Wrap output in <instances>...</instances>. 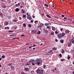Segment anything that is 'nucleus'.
<instances>
[{
	"instance_id": "nucleus-11",
	"label": "nucleus",
	"mask_w": 74,
	"mask_h": 74,
	"mask_svg": "<svg viewBox=\"0 0 74 74\" xmlns=\"http://www.w3.org/2000/svg\"><path fill=\"white\" fill-rule=\"evenodd\" d=\"M53 2H49V5L50 7L52 5H53Z\"/></svg>"
},
{
	"instance_id": "nucleus-41",
	"label": "nucleus",
	"mask_w": 74,
	"mask_h": 74,
	"mask_svg": "<svg viewBox=\"0 0 74 74\" xmlns=\"http://www.w3.org/2000/svg\"><path fill=\"white\" fill-rule=\"evenodd\" d=\"M38 33H37V34H40V33H41V32L39 31Z\"/></svg>"
},
{
	"instance_id": "nucleus-56",
	"label": "nucleus",
	"mask_w": 74,
	"mask_h": 74,
	"mask_svg": "<svg viewBox=\"0 0 74 74\" xmlns=\"http://www.w3.org/2000/svg\"><path fill=\"white\" fill-rule=\"evenodd\" d=\"M31 23H33V20H31Z\"/></svg>"
},
{
	"instance_id": "nucleus-37",
	"label": "nucleus",
	"mask_w": 74,
	"mask_h": 74,
	"mask_svg": "<svg viewBox=\"0 0 74 74\" xmlns=\"http://www.w3.org/2000/svg\"><path fill=\"white\" fill-rule=\"evenodd\" d=\"M53 50H56V48H53Z\"/></svg>"
},
{
	"instance_id": "nucleus-44",
	"label": "nucleus",
	"mask_w": 74,
	"mask_h": 74,
	"mask_svg": "<svg viewBox=\"0 0 74 74\" xmlns=\"http://www.w3.org/2000/svg\"><path fill=\"white\" fill-rule=\"evenodd\" d=\"M63 28H60V31H62V30H63Z\"/></svg>"
},
{
	"instance_id": "nucleus-24",
	"label": "nucleus",
	"mask_w": 74,
	"mask_h": 74,
	"mask_svg": "<svg viewBox=\"0 0 74 74\" xmlns=\"http://www.w3.org/2000/svg\"><path fill=\"white\" fill-rule=\"evenodd\" d=\"M21 74H25V72H23V71H22L21 72Z\"/></svg>"
},
{
	"instance_id": "nucleus-18",
	"label": "nucleus",
	"mask_w": 74,
	"mask_h": 74,
	"mask_svg": "<svg viewBox=\"0 0 74 74\" xmlns=\"http://www.w3.org/2000/svg\"><path fill=\"white\" fill-rule=\"evenodd\" d=\"M49 23H45V26H48V25H49Z\"/></svg>"
},
{
	"instance_id": "nucleus-47",
	"label": "nucleus",
	"mask_w": 74,
	"mask_h": 74,
	"mask_svg": "<svg viewBox=\"0 0 74 74\" xmlns=\"http://www.w3.org/2000/svg\"><path fill=\"white\" fill-rule=\"evenodd\" d=\"M59 56H60V57H62V54H60L59 55Z\"/></svg>"
},
{
	"instance_id": "nucleus-27",
	"label": "nucleus",
	"mask_w": 74,
	"mask_h": 74,
	"mask_svg": "<svg viewBox=\"0 0 74 74\" xmlns=\"http://www.w3.org/2000/svg\"><path fill=\"white\" fill-rule=\"evenodd\" d=\"M15 36V34H11L10 35V37H12L13 36Z\"/></svg>"
},
{
	"instance_id": "nucleus-60",
	"label": "nucleus",
	"mask_w": 74,
	"mask_h": 74,
	"mask_svg": "<svg viewBox=\"0 0 74 74\" xmlns=\"http://www.w3.org/2000/svg\"><path fill=\"white\" fill-rule=\"evenodd\" d=\"M17 5H18V6H19L20 5V3H18Z\"/></svg>"
},
{
	"instance_id": "nucleus-50",
	"label": "nucleus",
	"mask_w": 74,
	"mask_h": 74,
	"mask_svg": "<svg viewBox=\"0 0 74 74\" xmlns=\"http://www.w3.org/2000/svg\"><path fill=\"white\" fill-rule=\"evenodd\" d=\"M28 65H29V64H28L27 63L26 64L25 66H28Z\"/></svg>"
},
{
	"instance_id": "nucleus-46",
	"label": "nucleus",
	"mask_w": 74,
	"mask_h": 74,
	"mask_svg": "<svg viewBox=\"0 0 74 74\" xmlns=\"http://www.w3.org/2000/svg\"><path fill=\"white\" fill-rule=\"evenodd\" d=\"M55 33H56V34H58V32L56 31H55Z\"/></svg>"
},
{
	"instance_id": "nucleus-8",
	"label": "nucleus",
	"mask_w": 74,
	"mask_h": 74,
	"mask_svg": "<svg viewBox=\"0 0 74 74\" xmlns=\"http://www.w3.org/2000/svg\"><path fill=\"white\" fill-rule=\"evenodd\" d=\"M21 12L22 14H25V11L22 9L21 10Z\"/></svg>"
},
{
	"instance_id": "nucleus-14",
	"label": "nucleus",
	"mask_w": 74,
	"mask_h": 74,
	"mask_svg": "<svg viewBox=\"0 0 74 74\" xmlns=\"http://www.w3.org/2000/svg\"><path fill=\"white\" fill-rule=\"evenodd\" d=\"M50 34L51 35H53V34H54V32L53 31H52L51 32Z\"/></svg>"
},
{
	"instance_id": "nucleus-17",
	"label": "nucleus",
	"mask_w": 74,
	"mask_h": 74,
	"mask_svg": "<svg viewBox=\"0 0 74 74\" xmlns=\"http://www.w3.org/2000/svg\"><path fill=\"white\" fill-rule=\"evenodd\" d=\"M19 9L18 8H17L16 9L15 11H16V12H18V11H19Z\"/></svg>"
},
{
	"instance_id": "nucleus-33",
	"label": "nucleus",
	"mask_w": 74,
	"mask_h": 74,
	"mask_svg": "<svg viewBox=\"0 0 74 74\" xmlns=\"http://www.w3.org/2000/svg\"><path fill=\"white\" fill-rule=\"evenodd\" d=\"M28 26H29V27H32V25H30V24H28Z\"/></svg>"
},
{
	"instance_id": "nucleus-31",
	"label": "nucleus",
	"mask_w": 74,
	"mask_h": 74,
	"mask_svg": "<svg viewBox=\"0 0 74 74\" xmlns=\"http://www.w3.org/2000/svg\"><path fill=\"white\" fill-rule=\"evenodd\" d=\"M12 63L8 64V66H11L12 65Z\"/></svg>"
},
{
	"instance_id": "nucleus-51",
	"label": "nucleus",
	"mask_w": 74,
	"mask_h": 74,
	"mask_svg": "<svg viewBox=\"0 0 74 74\" xmlns=\"http://www.w3.org/2000/svg\"><path fill=\"white\" fill-rule=\"evenodd\" d=\"M38 22V21H34V23H36V22Z\"/></svg>"
},
{
	"instance_id": "nucleus-19",
	"label": "nucleus",
	"mask_w": 74,
	"mask_h": 74,
	"mask_svg": "<svg viewBox=\"0 0 74 74\" xmlns=\"http://www.w3.org/2000/svg\"><path fill=\"white\" fill-rule=\"evenodd\" d=\"M61 52L62 53H64V50L62 49V50Z\"/></svg>"
},
{
	"instance_id": "nucleus-38",
	"label": "nucleus",
	"mask_w": 74,
	"mask_h": 74,
	"mask_svg": "<svg viewBox=\"0 0 74 74\" xmlns=\"http://www.w3.org/2000/svg\"><path fill=\"white\" fill-rule=\"evenodd\" d=\"M23 18H26V15L23 14Z\"/></svg>"
},
{
	"instance_id": "nucleus-7",
	"label": "nucleus",
	"mask_w": 74,
	"mask_h": 74,
	"mask_svg": "<svg viewBox=\"0 0 74 74\" xmlns=\"http://www.w3.org/2000/svg\"><path fill=\"white\" fill-rule=\"evenodd\" d=\"M65 33H67V34H68V33H70V31H69V30H66L65 31Z\"/></svg>"
},
{
	"instance_id": "nucleus-15",
	"label": "nucleus",
	"mask_w": 74,
	"mask_h": 74,
	"mask_svg": "<svg viewBox=\"0 0 74 74\" xmlns=\"http://www.w3.org/2000/svg\"><path fill=\"white\" fill-rule=\"evenodd\" d=\"M18 21V20H17V19H14L13 20V22H17Z\"/></svg>"
},
{
	"instance_id": "nucleus-4",
	"label": "nucleus",
	"mask_w": 74,
	"mask_h": 74,
	"mask_svg": "<svg viewBox=\"0 0 74 74\" xmlns=\"http://www.w3.org/2000/svg\"><path fill=\"white\" fill-rule=\"evenodd\" d=\"M36 62L37 63L38 62H41V58H39V59H37L36 60Z\"/></svg>"
},
{
	"instance_id": "nucleus-25",
	"label": "nucleus",
	"mask_w": 74,
	"mask_h": 74,
	"mask_svg": "<svg viewBox=\"0 0 74 74\" xmlns=\"http://www.w3.org/2000/svg\"><path fill=\"white\" fill-rule=\"evenodd\" d=\"M47 29H51V27H50V26H47Z\"/></svg>"
},
{
	"instance_id": "nucleus-35",
	"label": "nucleus",
	"mask_w": 74,
	"mask_h": 74,
	"mask_svg": "<svg viewBox=\"0 0 74 74\" xmlns=\"http://www.w3.org/2000/svg\"><path fill=\"white\" fill-rule=\"evenodd\" d=\"M11 17L10 16H9L8 17V18H9V19H11Z\"/></svg>"
},
{
	"instance_id": "nucleus-21",
	"label": "nucleus",
	"mask_w": 74,
	"mask_h": 74,
	"mask_svg": "<svg viewBox=\"0 0 74 74\" xmlns=\"http://www.w3.org/2000/svg\"><path fill=\"white\" fill-rule=\"evenodd\" d=\"M42 63V62H37V64H38V65H39L40 63Z\"/></svg>"
},
{
	"instance_id": "nucleus-43",
	"label": "nucleus",
	"mask_w": 74,
	"mask_h": 74,
	"mask_svg": "<svg viewBox=\"0 0 74 74\" xmlns=\"http://www.w3.org/2000/svg\"><path fill=\"white\" fill-rule=\"evenodd\" d=\"M27 63L28 64H29V65H30V63L29 61Z\"/></svg>"
},
{
	"instance_id": "nucleus-59",
	"label": "nucleus",
	"mask_w": 74,
	"mask_h": 74,
	"mask_svg": "<svg viewBox=\"0 0 74 74\" xmlns=\"http://www.w3.org/2000/svg\"><path fill=\"white\" fill-rule=\"evenodd\" d=\"M33 18H35V16H32Z\"/></svg>"
},
{
	"instance_id": "nucleus-62",
	"label": "nucleus",
	"mask_w": 74,
	"mask_h": 74,
	"mask_svg": "<svg viewBox=\"0 0 74 74\" xmlns=\"http://www.w3.org/2000/svg\"><path fill=\"white\" fill-rule=\"evenodd\" d=\"M18 4H16V7H18Z\"/></svg>"
},
{
	"instance_id": "nucleus-48",
	"label": "nucleus",
	"mask_w": 74,
	"mask_h": 74,
	"mask_svg": "<svg viewBox=\"0 0 74 74\" xmlns=\"http://www.w3.org/2000/svg\"><path fill=\"white\" fill-rule=\"evenodd\" d=\"M33 61V60H30L29 61V62H31Z\"/></svg>"
},
{
	"instance_id": "nucleus-30",
	"label": "nucleus",
	"mask_w": 74,
	"mask_h": 74,
	"mask_svg": "<svg viewBox=\"0 0 74 74\" xmlns=\"http://www.w3.org/2000/svg\"><path fill=\"white\" fill-rule=\"evenodd\" d=\"M64 19H67L68 20L70 18H66V17H64Z\"/></svg>"
},
{
	"instance_id": "nucleus-61",
	"label": "nucleus",
	"mask_w": 74,
	"mask_h": 74,
	"mask_svg": "<svg viewBox=\"0 0 74 74\" xmlns=\"http://www.w3.org/2000/svg\"><path fill=\"white\" fill-rule=\"evenodd\" d=\"M19 19H20V20H21V19H22L21 17H20V18H19Z\"/></svg>"
},
{
	"instance_id": "nucleus-40",
	"label": "nucleus",
	"mask_w": 74,
	"mask_h": 74,
	"mask_svg": "<svg viewBox=\"0 0 74 74\" xmlns=\"http://www.w3.org/2000/svg\"><path fill=\"white\" fill-rule=\"evenodd\" d=\"M50 7H52L53 8L54 7V5H53V4L52 5H51V6Z\"/></svg>"
},
{
	"instance_id": "nucleus-2",
	"label": "nucleus",
	"mask_w": 74,
	"mask_h": 74,
	"mask_svg": "<svg viewBox=\"0 0 74 74\" xmlns=\"http://www.w3.org/2000/svg\"><path fill=\"white\" fill-rule=\"evenodd\" d=\"M66 34V33H62L61 34H58L57 36H58V37H59L60 38L61 37H64V36H65Z\"/></svg>"
},
{
	"instance_id": "nucleus-42",
	"label": "nucleus",
	"mask_w": 74,
	"mask_h": 74,
	"mask_svg": "<svg viewBox=\"0 0 74 74\" xmlns=\"http://www.w3.org/2000/svg\"><path fill=\"white\" fill-rule=\"evenodd\" d=\"M60 60H61V61H62V62H63V61H64V59H61Z\"/></svg>"
},
{
	"instance_id": "nucleus-9",
	"label": "nucleus",
	"mask_w": 74,
	"mask_h": 74,
	"mask_svg": "<svg viewBox=\"0 0 74 74\" xmlns=\"http://www.w3.org/2000/svg\"><path fill=\"white\" fill-rule=\"evenodd\" d=\"M29 70V69H28V68H24V71H27Z\"/></svg>"
},
{
	"instance_id": "nucleus-54",
	"label": "nucleus",
	"mask_w": 74,
	"mask_h": 74,
	"mask_svg": "<svg viewBox=\"0 0 74 74\" xmlns=\"http://www.w3.org/2000/svg\"><path fill=\"white\" fill-rule=\"evenodd\" d=\"M55 41H56V42H58V40L56 39L55 40Z\"/></svg>"
},
{
	"instance_id": "nucleus-39",
	"label": "nucleus",
	"mask_w": 74,
	"mask_h": 74,
	"mask_svg": "<svg viewBox=\"0 0 74 74\" xmlns=\"http://www.w3.org/2000/svg\"><path fill=\"white\" fill-rule=\"evenodd\" d=\"M46 66V65H43V68H44V69H45V68Z\"/></svg>"
},
{
	"instance_id": "nucleus-10",
	"label": "nucleus",
	"mask_w": 74,
	"mask_h": 74,
	"mask_svg": "<svg viewBox=\"0 0 74 74\" xmlns=\"http://www.w3.org/2000/svg\"><path fill=\"white\" fill-rule=\"evenodd\" d=\"M60 42L62 44H63V42H64V40H60Z\"/></svg>"
},
{
	"instance_id": "nucleus-52",
	"label": "nucleus",
	"mask_w": 74,
	"mask_h": 74,
	"mask_svg": "<svg viewBox=\"0 0 74 74\" xmlns=\"http://www.w3.org/2000/svg\"><path fill=\"white\" fill-rule=\"evenodd\" d=\"M21 36L22 37H23V36H25V35H21Z\"/></svg>"
},
{
	"instance_id": "nucleus-58",
	"label": "nucleus",
	"mask_w": 74,
	"mask_h": 74,
	"mask_svg": "<svg viewBox=\"0 0 74 74\" xmlns=\"http://www.w3.org/2000/svg\"><path fill=\"white\" fill-rule=\"evenodd\" d=\"M22 4L21 5V6L20 7V8H22Z\"/></svg>"
},
{
	"instance_id": "nucleus-13",
	"label": "nucleus",
	"mask_w": 74,
	"mask_h": 74,
	"mask_svg": "<svg viewBox=\"0 0 74 74\" xmlns=\"http://www.w3.org/2000/svg\"><path fill=\"white\" fill-rule=\"evenodd\" d=\"M51 27H52V30H53V31L55 30L56 29L55 28V27H53L52 26H51Z\"/></svg>"
},
{
	"instance_id": "nucleus-63",
	"label": "nucleus",
	"mask_w": 74,
	"mask_h": 74,
	"mask_svg": "<svg viewBox=\"0 0 74 74\" xmlns=\"http://www.w3.org/2000/svg\"><path fill=\"white\" fill-rule=\"evenodd\" d=\"M72 74H74V71L72 72Z\"/></svg>"
},
{
	"instance_id": "nucleus-22",
	"label": "nucleus",
	"mask_w": 74,
	"mask_h": 74,
	"mask_svg": "<svg viewBox=\"0 0 74 74\" xmlns=\"http://www.w3.org/2000/svg\"><path fill=\"white\" fill-rule=\"evenodd\" d=\"M31 74H34V71H31Z\"/></svg>"
},
{
	"instance_id": "nucleus-55",
	"label": "nucleus",
	"mask_w": 74,
	"mask_h": 74,
	"mask_svg": "<svg viewBox=\"0 0 74 74\" xmlns=\"http://www.w3.org/2000/svg\"><path fill=\"white\" fill-rule=\"evenodd\" d=\"M36 46H37V45H34L33 46V47H36Z\"/></svg>"
},
{
	"instance_id": "nucleus-32",
	"label": "nucleus",
	"mask_w": 74,
	"mask_h": 74,
	"mask_svg": "<svg viewBox=\"0 0 74 74\" xmlns=\"http://www.w3.org/2000/svg\"><path fill=\"white\" fill-rule=\"evenodd\" d=\"M52 51H53V50H50V51H49L48 53H51V52H52Z\"/></svg>"
},
{
	"instance_id": "nucleus-23",
	"label": "nucleus",
	"mask_w": 74,
	"mask_h": 74,
	"mask_svg": "<svg viewBox=\"0 0 74 74\" xmlns=\"http://www.w3.org/2000/svg\"><path fill=\"white\" fill-rule=\"evenodd\" d=\"M46 16H47V17H48V18H51V16H50L48 14H47L46 15Z\"/></svg>"
},
{
	"instance_id": "nucleus-26",
	"label": "nucleus",
	"mask_w": 74,
	"mask_h": 74,
	"mask_svg": "<svg viewBox=\"0 0 74 74\" xmlns=\"http://www.w3.org/2000/svg\"><path fill=\"white\" fill-rule=\"evenodd\" d=\"M71 57L70 56H69V55H68V57L67 59H68V60H69L70 59V58Z\"/></svg>"
},
{
	"instance_id": "nucleus-36",
	"label": "nucleus",
	"mask_w": 74,
	"mask_h": 74,
	"mask_svg": "<svg viewBox=\"0 0 74 74\" xmlns=\"http://www.w3.org/2000/svg\"><path fill=\"white\" fill-rule=\"evenodd\" d=\"M9 33H12L13 32V31H8Z\"/></svg>"
},
{
	"instance_id": "nucleus-16",
	"label": "nucleus",
	"mask_w": 74,
	"mask_h": 74,
	"mask_svg": "<svg viewBox=\"0 0 74 74\" xmlns=\"http://www.w3.org/2000/svg\"><path fill=\"white\" fill-rule=\"evenodd\" d=\"M8 22H6L5 23V24L6 26H7V25H8Z\"/></svg>"
},
{
	"instance_id": "nucleus-29",
	"label": "nucleus",
	"mask_w": 74,
	"mask_h": 74,
	"mask_svg": "<svg viewBox=\"0 0 74 74\" xmlns=\"http://www.w3.org/2000/svg\"><path fill=\"white\" fill-rule=\"evenodd\" d=\"M45 6H46V7H48V5L47 4L45 3Z\"/></svg>"
},
{
	"instance_id": "nucleus-28",
	"label": "nucleus",
	"mask_w": 74,
	"mask_h": 74,
	"mask_svg": "<svg viewBox=\"0 0 74 74\" xmlns=\"http://www.w3.org/2000/svg\"><path fill=\"white\" fill-rule=\"evenodd\" d=\"M0 16L1 17H2L3 16V14H2V13H0Z\"/></svg>"
},
{
	"instance_id": "nucleus-53",
	"label": "nucleus",
	"mask_w": 74,
	"mask_h": 74,
	"mask_svg": "<svg viewBox=\"0 0 74 74\" xmlns=\"http://www.w3.org/2000/svg\"><path fill=\"white\" fill-rule=\"evenodd\" d=\"M32 65H34L35 64H34V62H32Z\"/></svg>"
},
{
	"instance_id": "nucleus-57",
	"label": "nucleus",
	"mask_w": 74,
	"mask_h": 74,
	"mask_svg": "<svg viewBox=\"0 0 74 74\" xmlns=\"http://www.w3.org/2000/svg\"><path fill=\"white\" fill-rule=\"evenodd\" d=\"M15 39H16V38H12V40H15Z\"/></svg>"
},
{
	"instance_id": "nucleus-3",
	"label": "nucleus",
	"mask_w": 74,
	"mask_h": 74,
	"mask_svg": "<svg viewBox=\"0 0 74 74\" xmlns=\"http://www.w3.org/2000/svg\"><path fill=\"white\" fill-rule=\"evenodd\" d=\"M37 30H32L31 31V33L32 34H37Z\"/></svg>"
},
{
	"instance_id": "nucleus-6",
	"label": "nucleus",
	"mask_w": 74,
	"mask_h": 74,
	"mask_svg": "<svg viewBox=\"0 0 74 74\" xmlns=\"http://www.w3.org/2000/svg\"><path fill=\"white\" fill-rule=\"evenodd\" d=\"M71 46V42H69L68 43V47H70Z\"/></svg>"
},
{
	"instance_id": "nucleus-20",
	"label": "nucleus",
	"mask_w": 74,
	"mask_h": 74,
	"mask_svg": "<svg viewBox=\"0 0 74 74\" xmlns=\"http://www.w3.org/2000/svg\"><path fill=\"white\" fill-rule=\"evenodd\" d=\"M10 29V27H5V29Z\"/></svg>"
},
{
	"instance_id": "nucleus-1",
	"label": "nucleus",
	"mask_w": 74,
	"mask_h": 74,
	"mask_svg": "<svg viewBox=\"0 0 74 74\" xmlns=\"http://www.w3.org/2000/svg\"><path fill=\"white\" fill-rule=\"evenodd\" d=\"M44 70L43 69H38L36 71V72L38 74H43V71Z\"/></svg>"
},
{
	"instance_id": "nucleus-5",
	"label": "nucleus",
	"mask_w": 74,
	"mask_h": 74,
	"mask_svg": "<svg viewBox=\"0 0 74 74\" xmlns=\"http://www.w3.org/2000/svg\"><path fill=\"white\" fill-rule=\"evenodd\" d=\"M27 19L29 20H32V18L31 17L29 16V15H27Z\"/></svg>"
},
{
	"instance_id": "nucleus-45",
	"label": "nucleus",
	"mask_w": 74,
	"mask_h": 74,
	"mask_svg": "<svg viewBox=\"0 0 74 74\" xmlns=\"http://www.w3.org/2000/svg\"><path fill=\"white\" fill-rule=\"evenodd\" d=\"M4 57H5V56H2V58H4Z\"/></svg>"
},
{
	"instance_id": "nucleus-34",
	"label": "nucleus",
	"mask_w": 74,
	"mask_h": 74,
	"mask_svg": "<svg viewBox=\"0 0 74 74\" xmlns=\"http://www.w3.org/2000/svg\"><path fill=\"white\" fill-rule=\"evenodd\" d=\"M23 25L24 27H26V24L25 23L23 24Z\"/></svg>"
},
{
	"instance_id": "nucleus-64",
	"label": "nucleus",
	"mask_w": 74,
	"mask_h": 74,
	"mask_svg": "<svg viewBox=\"0 0 74 74\" xmlns=\"http://www.w3.org/2000/svg\"><path fill=\"white\" fill-rule=\"evenodd\" d=\"M62 17H64V15H62Z\"/></svg>"
},
{
	"instance_id": "nucleus-49",
	"label": "nucleus",
	"mask_w": 74,
	"mask_h": 74,
	"mask_svg": "<svg viewBox=\"0 0 74 74\" xmlns=\"http://www.w3.org/2000/svg\"><path fill=\"white\" fill-rule=\"evenodd\" d=\"M29 49H31V48H32V47H31V46H29Z\"/></svg>"
},
{
	"instance_id": "nucleus-12",
	"label": "nucleus",
	"mask_w": 74,
	"mask_h": 74,
	"mask_svg": "<svg viewBox=\"0 0 74 74\" xmlns=\"http://www.w3.org/2000/svg\"><path fill=\"white\" fill-rule=\"evenodd\" d=\"M42 26V24H40V25L39 26H38V28H39V29H41V28Z\"/></svg>"
}]
</instances>
